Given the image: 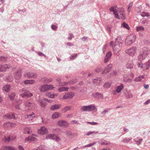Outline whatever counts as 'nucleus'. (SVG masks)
<instances>
[{
  "instance_id": "nucleus-17",
  "label": "nucleus",
  "mask_w": 150,
  "mask_h": 150,
  "mask_svg": "<svg viewBox=\"0 0 150 150\" xmlns=\"http://www.w3.org/2000/svg\"><path fill=\"white\" fill-rule=\"evenodd\" d=\"M62 106L61 104H55L52 106L50 107V110H54L59 109Z\"/></svg>"
},
{
  "instance_id": "nucleus-29",
  "label": "nucleus",
  "mask_w": 150,
  "mask_h": 150,
  "mask_svg": "<svg viewBox=\"0 0 150 150\" xmlns=\"http://www.w3.org/2000/svg\"><path fill=\"white\" fill-rule=\"evenodd\" d=\"M56 81L57 82L58 84L57 85V86H64V85H67V84L66 83H61L60 82H61L60 79H56Z\"/></svg>"
},
{
  "instance_id": "nucleus-1",
  "label": "nucleus",
  "mask_w": 150,
  "mask_h": 150,
  "mask_svg": "<svg viewBox=\"0 0 150 150\" xmlns=\"http://www.w3.org/2000/svg\"><path fill=\"white\" fill-rule=\"evenodd\" d=\"M123 41L120 37H118L116 39L115 44L113 47L114 53L117 55L121 50Z\"/></svg>"
},
{
  "instance_id": "nucleus-16",
  "label": "nucleus",
  "mask_w": 150,
  "mask_h": 150,
  "mask_svg": "<svg viewBox=\"0 0 150 150\" xmlns=\"http://www.w3.org/2000/svg\"><path fill=\"white\" fill-rule=\"evenodd\" d=\"M133 62L132 61H129L127 62L126 65V68L127 69H132L134 66Z\"/></svg>"
},
{
  "instance_id": "nucleus-57",
  "label": "nucleus",
  "mask_w": 150,
  "mask_h": 150,
  "mask_svg": "<svg viewBox=\"0 0 150 150\" xmlns=\"http://www.w3.org/2000/svg\"><path fill=\"white\" fill-rule=\"evenodd\" d=\"M8 81H11L13 80V77L12 76H9L8 78H7Z\"/></svg>"
},
{
  "instance_id": "nucleus-56",
  "label": "nucleus",
  "mask_w": 150,
  "mask_h": 150,
  "mask_svg": "<svg viewBox=\"0 0 150 150\" xmlns=\"http://www.w3.org/2000/svg\"><path fill=\"white\" fill-rule=\"evenodd\" d=\"M87 123L91 125H97L98 124V123L97 122H87Z\"/></svg>"
},
{
  "instance_id": "nucleus-30",
  "label": "nucleus",
  "mask_w": 150,
  "mask_h": 150,
  "mask_svg": "<svg viewBox=\"0 0 150 150\" xmlns=\"http://www.w3.org/2000/svg\"><path fill=\"white\" fill-rule=\"evenodd\" d=\"M31 129L30 127H25L24 129V133L25 134H30Z\"/></svg>"
},
{
  "instance_id": "nucleus-59",
  "label": "nucleus",
  "mask_w": 150,
  "mask_h": 150,
  "mask_svg": "<svg viewBox=\"0 0 150 150\" xmlns=\"http://www.w3.org/2000/svg\"><path fill=\"white\" fill-rule=\"evenodd\" d=\"M51 28L53 30L56 29L57 28V26L55 25H51Z\"/></svg>"
},
{
  "instance_id": "nucleus-23",
  "label": "nucleus",
  "mask_w": 150,
  "mask_h": 150,
  "mask_svg": "<svg viewBox=\"0 0 150 150\" xmlns=\"http://www.w3.org/2000/svg\"><path fill=\"white\" fill-rule=\"evenodd\" d=\"M126 98L127 99L132 98L133 97V95L130 91H127L125 93Z\"/></svg>"
},
{
  "instance_id": "nucleus-18",
  "label": "nucleus",
  "mask_w": 150,
  "mask_h": 150,
  "mask_svg": "<svg viewBox=\"0 0 150 150\" xmlns=\"http://www.w3.org/2000/svg\"><path fill=\"white\" fill-rule=\"evenodd\" d=\"M74 95L72 93H66L63 96L64 99H70L72 98Z\"/></svg>"
},
{
  "instance_id": "nucleus-47",
  "label": "nucleus",
  "mask_w": 150,
  "mask_h": 150,
  "mask_svg": "<svg viewBox=\"0 0 150 150\" xmlns=\"http://www.w3.org/2000/svg\"><path fill=\"white\" fill-rule=\"evenodd\" d=\"M97 133V132H96L95 131H93V132L90 131V132H88L86 134V135L87 136H89V135H90L91 134H96Z\"/></svg>"
},
{
  "instance_id": "nucleus-55",
  "label": "nucleus",
  "mask_w": 150,
  "mask_h": 150,
  "mask_svg": "<svg viewBox=\"0 0 150 150\" xmlns=\"http://www.w3.org/2000/svg\"><path fill=\"white\" fill-rule=\"evenodd\" d=\"M27 89L25 88H23L19 90V92L20 93H24L25 92Z\"/></svg>"
},
{
  "instance_id": "nucleus-8",
  "label": "nucleus",
  "mask_w": 150,
  "mask_h": 150,
  "mask_svg": "<svg viewBox=\"0 0 150 150\" xmlns=\"http://www.w3.org/2000/svg\"><path fill=\"white\" fill-rule=\"evenodd\" d=\"M33 96V93H31L29 91H28L27 90L25 92L20 94V96L23 98H25V97H29Z\"/></svg>"
},
{
  "instance_id": "nucleus-19",
  "label": "nucleus",
  "mask_w": 150,
  "mask_h": 150,
  "mask_svg": "<svg viewBox=\"0 0 150 150\" xmlns=\"http://www.w3.org/2000/svg\"><path fill=\"white\" fill-rule=\"evenodd\" d=\"M33 103H31L29 100H26L25 103L24 105L25 106V109H28L32 105Z\"/></svg>"
},
{
  "instance_id": "nucleus-37",
  "label": "nucleus",
  "mask_w": 150,
  "mask_h": 150,
  "mask_svg": "<svg viewBox=\"0 0 150 150\" xmlns=\"http://www.w3.org/2000/svg\"><path fill=\"white\" fill-rule=\"evenodd\" d=\"M111 85V84L110 83L108 82L104 84L103 87L105 88H108L110 87Z\"/></svg>"
},
{
  "instance_id": "nucleus-46",
  "label": "nucleus",
  "mask_w": 150,
  "mask_h": 150,
  "mask_svg": "<svg viewBox=\"0 0 150 150\" xmlns=\"http://www.w3.org/2000/svg\"><path fill=\"white\" fill-rule=\"evenodd\" d=\"M110 142H107L104 141V142H101L100 144L101 145H108L110 144Z\"/></svg>"
},
{
  "instance_id": "nucleus-28",
  "label": "nucleus",
  "mask_w": 150,
  "mask_h": 150,
  "mask_svg": "<svg viewBox=\"0 0 150 150\" xmlns=\"http://www.w3.org/2000/svg\"><path fill=\"white\" fill-rule=\"evenodd\" d=\"M123 88V85L121 84L120 86H118L116 89V91L118 93H120L121 91L122 90Z\"/></svg>"
},
{
  "instance_id": "nucleus-38",
  "label": "nucleus",
  "mask_w": 150,
  "mask_h": 150,
  "mask_svg": "<svg viewBox=\"0 0 150 150\" xmlns=\"http://www.w3.org/2000/svg\"><path fill=\"white\" fill-rule=\"evenodd\" d=\"M16 94L14 93H11V94L9 95V97L11 100H13Z\"/></svg>"
},
{
  "instance_id": "nucleus-21",
  "label": "nucleus",
  "mask_w": 150,
  "mask_h": 150,
  "mask_svg": "<svg viewBox=\"0 0 150 150\" xmlns=\"http://www.w3.org/2000/svg\"><path fill=\"white\" fill-rule=\"evenodd\" d=\"M9 68V67L6 64L0 65V71H4L7 69Z\"/></svg>"
},
{
  "instance_id": "nucleus-51",
  "label": "nucleus",
  "mask_w": 150,
  "mask_h": 150,
  "mask_svg": "<svg viewBox=\"0 0 150 150\" xmlns=\"http://www.w3.org/2000/svg\"><path fill=\"white\" fill-rule=\"evenodd\" d=\"M143 139L142 138L140 139L138 141H135L136 142V143L138 145H139L140 144L141 142L142 141Z\"/></svg>"
},
{
  "instance_id": "nucleus-14",
  "label": "nucleus",
  "mask_w": 150,
  "mask_h": 150,
  "mask_svg": "<svg viewBox=\"0 0 150 150\" xmlns=\"http://www.w3.org/2000/svg\"><path fill=\"white\" fill-rule=\"evenodd\" d=\"M92 96L93 98L100 99L103 97V95L99 92H96L92 94Z\"/></svg>"
},
{
  "instance_id": "nucleus-58",
  "label": "nucleus",
  "mask_w": 150,
  "mask_h": 150,
  "mask_svg": "<svg viewBox=\"0 0 150 150\" xmlns=\"http://www.w3.org/2000/svg\"><path fill=\"white\" fill-rule=\"evenodd\" d=\"M137 65L139 67H140L141 68H142L143 67V66L142 65V64L138 62L137 63Z\"/></svg>"
},
{
  "instance_id": "nucleus-3",
  "label": "nucleus",
  "mask_w": 150,
  "mask_h": 150,
  "mask_svg": "<svg viewBox=\"0 0 150 150\" xmlns=\"http://www.w3.org/2000/svg\"><path fill=\"white\" fill-rule=\"evenodd\" d=\"M150 50L149 48L144 47L142 52L138 56L139 59L141 61L145 59L150 53Z\"/></svg>"
},
{
  "instance_id": "nucleus-27",
  "label": "nucleus",
  "mask_w": 150,
  "mask_h": 150,
  "mask_svg": "<svg viewBox=\"0 0 150 150\" xmlns=\"http://www.w3.org/2000/svg\"><path fill=\"white\" fill-rule=\"evenodd\" d=\"M55 135L54 134H50L46 135V139H54Z\"/></svg>"
},
{
  "instance_id": "nucleus-10",
  "label": "nucleus",
  "mask_w": 150,
  "mask_h": 150,
  "mask_svg": "<svg viewBox=\"0 0 150 150\" xmlns=\"http://www.w3.org/2000/svg\"><path fill=\"white\" fill-rule=\"evenodd\" d=\"M22 76V72L21 70H17L14 74V78L17 80L21 79Z\"/></svg>"
},
{
  "instance_id": "nucleus-5",
  "label": "nucleus",
  "mask_w": 150,
  "mask_h": 150,
  "mask_svg": "<svg viewBox=\"0 0 150 150\" xmlns=\"http://www.w3.org/2000/svg\"><path fill=\"white\" fill-rule=\"evenodd\" d=\"M95 108V106L92 105L82 106L81 108L82 111L83 112L93 111Z\"/></svg>"
},
{
  "instance_id": "nucleus-62",
  "label": "nucleus",
  "mask_w": 150,
  "mask_h": 150,
  "mask_svg": "<svg viewBox=\"0 0 150 150\" xmlns=\"http://www.w3.org/2000/svg\"><path fill=\"white\" fill-rule=\"evenodd\" d=\"M66 133L67 134L68 136L71 135L72 134L71 132L69 131H66Z\"/></svg>"
},
{
  "instance_id": "nucleus-63",
  "label": "nucleus",
  "mask_w": 150,
  "mask_h": 150,
  "mask_svg": "<svg viewBox=\"0 0 150 150\" xmlns=\"http://www.w3.org/2000/svg\"><path fill=\"white\" fill-rule=\"evenodd\" d=\"M107 44L105 45L103 47V52H104L105 50L106 49V48L107 47Z\"/></svg>"
},
{
  "instance_id": "nucleus-7",
  "label": "nucleus",
  "mask_w": 150,
  "mask_h": 150,
  "mask_svg": "<svg viewBox=\"0 0 150 150\" xmlns=\"http://www.w3.org/2000/svg\"><path fill=\"white\" fill-rule=\"evenodd\" d=\"M137 50V48L136 47H132L125 50V52L130 56H133L134 55Z\"/></svg>"
},
{
  "instance_id": "nucleus-35",
  "label": "nucleus",
  "mask_w": 150,
  "mask_h": 150,
  "mask_svg": "<svg viewBox=\"0 0 150 150\" xmlns=\"http://www.w3.org/2000/svg\"><path fill=\"white\" fill-rule=\"evenodd\" d=\"M12 125V124L9 122H6L4 124L3 126L4 127H11Z\"/></svg>"
},
{
  "instance_id": "nucleus-24",
  "label": "nucleus",
  "mask_w": 150,
  "mask_h": 150,
  "mask_svg": "<svg viewBox=\"0 0 150 150\" xmlns=\"http://www.w3.org/2000/svg\"><path fill=\"white\" fill-rule=\"evenodd\" d=\"M4 117L6 118L9 119H14L15 116L14 114L12 113L7 114L4 116Z\"/></svg>"
},
{
  "instance_id": "nucleus-61",
  "label": "nucleus",
  "mask_w": 150,
  "mask_h": 150,
  "mask_svg": "<svg viewBox=\"0 0 150 150\" xmlns=\"http://www.w3.org/2000/svg\"><path fill=\"white\" fill-rule=\"evenodd\" d=\"M48 96L51 98H53L54 97V94H51L50 93H48Z\"/></svg>"
},
{
  "instance_id": "nucleus-11",
  "label": "nucleus",
  "mask_w": 150,
  "mask_h": 150,
  "mask_svg": "<svg viewBox=\"0 0 150 150\" xmlns=\"http://www.w3.org/2000/svg\"><path fill=\"white\" fill-rule=\"evenodd\" d=\"M38 133L40 134L43 135L48 133V132L47 129L44 126H42L38 130Z\"/></svg>"
},
{
  "instance_id": "nucleus-52",
  "label": "nucleus",
  "mask_w": 150,
  "mask_h": 150,
  "mask_svg": "<svg viewBox=\"0 0 150 150\" xmlns=\"http://www.w3.org/2000/svg\"><path fill=\"white\" fill-rule=\"evenodd\" d=\"M74 37V35L72 34L69 33V36L68 38V39L69 40H71L72 38Z\"/></svg>"
},
{
  "instance_id": "nucleus-43",
  "label": "nucleus",
  "mask_w": 150,
  "mask_h": 150,
  "mask_svg": "<svg viewBox=\"0 0 150 150\" xmlns=\"http://www.w3.org/2000/svg\"><path fill=\"white\" fill-rule=\"evenodd\" d=\"M102 67L101 66H100L98 67L95 69V71L96 72H99L101 71Z\"/></svg>"
},
{
  "instance_id": "nucleus-33",
  "label": "nucleus",
  "mask_w": 150,
  "mask_h": 150,
  "mask_svg": "<svg viewBox=\"0 0 150 150\" xmlns=\"http://www.w3.org/2000/svg\"><path fill=\"white\" fill-rule=\"evenodd\" d=\"M59 116V113L57 112H55L53 113L52 115V118L53 119H56Z\"/></svg>"
},
{
  "instance_id": "nucleus-13",
  "label": "nucleus",
  "mask_w": 150,
  "mask_h": 150,
  "mask_svg": "<svg viewBox=\"0 0 150 150\" xmlns=\"http://www.w3.org/2000/svg\"><path fill=\"white\" fill-rule=\"evenodd\" d=\"M58 125L61 127H66L68 126V124L65 121L61 120L58 121L57 122Z\"/></svg>"
},
{
  "instance_id": "nucleus-45",
  "label": "nucleus",
  "mask_w": 150,
  "mask_h": 150,
  "mask_svg": "<svg viewBox=\"0 0 150 150\" xmlns=\"http://www.w3.org/2000/svg\"><path fill=\"white\" fill-rule=\"evenodd\" d=\"M7 58L6 57L1 56L0 57V60L1 61H5L7 60Z\"/></svg>"
},
{
  "instance_id": "nucleus-39",
  "label": "nucleus",
  "mask_w": 150,
  "mask_h": 150,
  "mask_svg": "<svg viewBox=\"0 0 150 150\" xmlns=\"http://www.w3.org/2000/svg\"><path fill=\"white\" fill-rule=\"evenodd\" d=\"M144 28L143 26H138L136 28V30L137 31H144Z\"/></svg>"
},
{
  "instance_id": "nucleus-4",
  "label": "nucleus",
  "mask_w": 150,
  "mask_h": 150,
  "mask_svg": "<svg viewBox=\"0 0 150 150\" xmlns=\"http://www.w3.org/2000/svg\"><path fill=\"white\" fill-rule=\"evenodd\" d=\"M136 39V36L134 34L130 35L127 36L125 40V44L126 45H129L134 42Z\"/></svg>"
},
{
  "instance_id": "nucleus-64",
  "label": "nucleus",
  "mask_w": 150,
  "mask_h": 150,
  "mask_svg": "<svg viewBox=\"0 0 150 150\" xmlns=\"http://www.w3.org/2000/svg\"><path fill=\"white\" fill-rule=\"evenodd\" d=\"M18 149L19 150H24L23 147L21 145H19L18 146Z\"/></svg>"
},
{
  "instance_id": "nucleus-48",
  "label": "nucleus",
  "mask_w": 150,
  "mask_h": 150,
  "mask_svg": "<svg viewBox=\"0 0 150 150\" xmlns=\"http://www.w3.org/2000/svg\"><path fill=\"white\" fill-rule=\"evenodd\" d=\"M77 56V54H73L71 56H70V59L71 60H73Z\"/></svg>"
},
{
  "instance_id": "nucleus-42",
  "label": "nucleus",
  "mask_w": 150,
  "mask_h": 150,
  "mask_svg": "<svg viewBox=\"0 0 150 150\" xmlns=\"http://www.w3.org/2000/svg\"><path fill=\"white\" fill-rule=\"evenodd\" d=\"M122 25L127 29L129 30V28L128 25L125 22H123L122 24Z\"/></svg>"
},
{
  "instance_id": "nucleus-44",
  "label": "nucleus",
  "mask_w": 150,
  "mask_h": 150,
  "mask_svg": "<svg viewBox=\"0 0 150 150\" xmlns=\"http://www.w3.org/2000/svg\"><path fill=\"white\" fill-rule=\"evenodd\" d=\"M40 105L42 107H45L46 105V103L42 100L40 101Z\"/></svg>"
},
{
  "instance_id": "nucleus-53",
  "label": "nucleus",
  "mask_w": 150,
  "mask_h": 150,
  "mask_svg": "<svg viewBox=\"0 0 150 150\" xmlns=\"http://www.w3.org/2000/svg\"><path fill=\"white\" fill-rule=\"evenodd\" d=\"M11 138L10 137H8L7 138L5 137L4 140L6 142H9L11 140Z\"/></svg>"
},
{
  "instance_id": "nucleus-6",
  "label": "nucleus",
  "mask_w": 150,
  "mask_h": 150,
  "mask_svg": "<svg viewBox=\"0 0 150 150\" xmlns=\"http://www.w3.org/2000/svg\"><path fill=\"white\" fill-rule=\"evenodd\" d=\"M54 88L52 85H44L41 86L40 89L41 92H45L46 91L52 90Z\"/></svg>"
},
{
  "instance_id": "nucleus-25",
  "label": "nucleus",
  "mask_w": 150,
  "mask_h": 150,
  "mask_svg": "<svg viewBox=\"0 0 150 150\" xmlns=\"http://www.w3.org/2000/svg\"><path fill=\"white\" fill-rule=\"evenodd\" d=\"M72 107V106H67L65 107L62 110V111L63 113H65L67 111L69 110H71V108Z\"/></svg>"
},
{
  "instance_id": "nucleus-60",
  "label": "nucleus",
  "mask_w": 150,
  "mask_h": 150,
  "mask_svg": "<svg viewBox=\"0 0 150 150\" xmlns=\"http://www.w3.org/2000/svg\"><path fill=\"white\" fill-rule=\"evenodd\" d=\"M134 81H141V79H140L139 77V76L138 77H137V78H136V79H134Z\"/></svg>"
},
{
  "instance_id": "nucleus-20",
  "label": "nucleus",
  "mask_w": 150,
  "mask_h": 150,
  "mask_svg": "<svg viewBox=\"0 0 150 150\" xmlns=\"http://www.w3.org/2000/svg\"><path fill=\"white\" fill-rule=\"evenodd\" d=\"M52 79L51 78L48 79L46 77L42 78L41 79V81L45 83H49L50 82L52 81Z\"/></svg>"
},
{
  "instance_id": "nucleus-54",
  "label": "nucleus",
  "mask_w": 150,
  "mask_h": 150,
  "mask_svg": "<svg viewBox=\"0 0 150 150\" xmlns=\"http://www.w3.org/2000/svg\"><path fill=\"white\" fill-rule=\"evenodd\" d=\"M54 139H55L56 141L58 142L60 140V139L58 137H57L55 135V137H54Z\"/></svg>"
},
{
  "instance_id": "nucleus-49",
  "label": "nucleus",
  "mask_w": 150,
  "mask_h": 150,
  "mask_svg": "<svg viewBox=\"0 0 150 150\" xmlns=\"http://www.w3.org/2000/svg\"><path fill=\"white\" fill-rule=\"evenodd\" d=\"M131 138L130 139H128L127 138H125V139H124L123 140V142L125 143H127L129 142L131 140Z\"/></svg>"
},
{
  "instance_id": "nucleus-15",
  "label": "nucleus",
  "mask_w": 150,
  "mask_h": 150,
  "mask_svg": "<svg viewBox=\"0 0 150 150\" xmlns=\"http://www.w3.org/2000/svg\"><path fill=\"white\" fill-rule=\"evenodd\" d=\"M112 55V53L110 51L108 52L106 54L104 59V63L107 62L110 60Z\"/></svg>"
},
{
  "instance_id": "nucleus-36",
  "label": "nucleus",
  "mask_w": 150,
  "mask_h": 150,
  "mask_svg": "<svg viewBox=\"0 0 150 150\" xmlns=\"http://www.w3.org/2000/svg\"><path fill=\"white\" fill-rule=\"evenodd\" d=\"M141 15L143 17L146 16L147 17H149L150 16V15L148 13H146L145 12H143L141 13Z\"/></svg>"
},
{
  "instance_id": "nucleus-34",
  "label": "nucleus",
  "mask_w": 150,
  "mask_h": 150,
  "mask_svg": "<svg viewBox=\"0 0 150 150\" xmlns=\"http://www.w3.org/2000/svg\"><path fill=\"white\" fill-rule=\"evenodd\" d=\"M68 88L67 87H60L59 89V91L60 92L64 91H67L68 90Z\"/></svg>"
},
{
  "instance_id": "nucleus-26",
  "label": "nucleus",
  "mask_w": 150,
  "mask_h": 150,
  "mask_svg": "<svg viewBox=\"0 0 150 150\" xmlns=\"http://www.w3.org/2000/svg\"><path fill=\"white\" fill-rule=\"evenodd\" d=\"M35 83V81L33 80H25L24 82V83L26 84H32Z\"/></svg>"
},
{
  "instance_id": "nucleus-12",
  "label": "nucleus",
  "mask_w": 150,
  "mask_h": 150,
  "mask_svg": "<svg viewBox=\"0 0 150 150\" xmlns=\"http://www.w3.org/2000/svg\"><path fill=\"white\" fill-rule=\"evenodd\" d=\"M112 65V64H109L106 67L104 70L102 72V74H105L109 72L111 70Z\"/></svg>"
},
{
  "instance_id": "nucleus-2",
  "label": "nucleus",
  "mask_w": 150,
  "mask_h": 150,
  "mask_svg": "<svg viewBox=\"0 0 150 150\" xmlns=\"http://www.w3.org/2000/svg\"><path fill=\"white\" fill-rule=\"evenodd\" d=\"M119 12L117 11L116 7H112L109 9L110 11H112L114 13L115 17L117 18H125V14L124 13V9L123 8L120 9Z\"/></svg>"
},
{
  "instance_id": "nucleus-31",
  "label": "nucleus",
  "mask_w": 150,
  "mask_h": 150,
  "mask_svg": "<svg viewBox=\"0 0 150 150\" xmlns=\"http://www.w3.org/2000/svg\"><path fill=\"white\" fill-rule=\"evenodd\" d=\"M10 86L9 85H6L3 87V89L5 92H8L10 90Z\"/></svg>"
},
{
  "instance_id": "nucleus-40",
  "label": "nucleus",
  "mask_w": 150,
  "mask_h": 150,
  "mask_svg": "<svg viewBox=\"0 0 150 150\" xmlns=\"http://www.w3.org/2000/svg\"><path fill=\"white\" fill-rule=\"evenodd\" d=\"M6 150H15V148L13 146H6L5 147Z\"/></svg>"
},
{
  "instance_id": "nucleus-41",
  "label": "nucleus",
  "mask_w": 150,
  "mask_h": 150,
  "mask_svg": "<svg viewBox=\"0 0 150 150\" xmlns=\"http://www.w3.org/2000/svg\"><path fill=\"white\" fill-rule=\"evenodd\" d=\"M37 150H46V147L44 146H40L38 148Z\"/></svg>"
},
{
  "instance_id": "nucleus-22",
  "label": "nucleus",
  "mask_w": 150,
  "mask_h": 150,
  "mask_svg": "<svg viewBox=\"0 0 150 150\" xmlns=\"http://www.w3.org/2000/svg\"><path fill=\"white\" fill-rule=\"evenodd\" d=\"M34 135L33 134L32 136H29L28 137H26L25 139V141H27L30 142L33 141H35L36 139L34 137L33 135Z\"/></svg>"
},
{
  "instance_id": "nucleus-32",
  "label": "nucleus",
  "mask_w": 150,
  "mask_h": 150,
  "mask_svg": "<svg viewBox=\"0 0 150 150\" xmlns=\"http://www.w3.org/2000/svg\"><path fill=\"white\" fill-rule=\"evenodd\" d=\"M25 118L26 119H28V120L30 121L33 120V116L31 114H29V115H26L25 116Z\"/></svg>"
},
{
  "instance_id": "nucleus-9",
  "label": "nucleus",
  "mask_w": 150,
  "mask_h": 150,
  "mask_svg": "<svg viewBox=\"0 0 150 150\" xmlns=\"http://www.w3.org/2000/svg\"><path fill=\"white\" fill-rule=\"evenodd\" d=\"M24 75L25 77H27L28 78H35L38 76L37 74L31 72L26 73H25Z\"/></svg>"
},
{
  "instance_id": "nucleus-50",
  "label": "nucleus",
  "mask_w": 150,
  "mask_h": 150,
  "mask_svg": "<svg viewBox=\"0 0 150 150\" xmlns=\"http://www.w3.org/2000/svg\"><path fill=\"white\" fill-rule=\"evenodd\" d=\"M150 65V62H147V63H146V64L145 66L146 67V68L145 69H147L149 68V67Z\"/></svg>"
}]
</instances>
